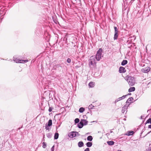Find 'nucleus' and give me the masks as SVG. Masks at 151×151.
Masks as SVG:
<instances>
[{
	"label": "nucleus",
	"instance_id": "obj_1",
	"mask_svg": "<svg viewBox=\"0 0 151 151\" xmlns=\"http://www.w3.org/2000/svg\"><path fill=\"white\" fill-rule=\"evenodd\" d=\"M125 79L127 82L130 86H132L134 85L135 80L134 77L127 76L125 77Z\"/></svg>",
	"mask_w": 151,
	"mask_h": 151
},
{
	"label": "nucleus",
	"instance_id": "obj_2",
	"mask_svg": "<svg viewBox=\"0 0 151 151\" xmlns=\"http://www.w3.org/2000/svg\"><path fill=\"white\" fill-rule=\"evenodd\" d=\"M102 48H100L97 51L95 57V58L97 61H99L101 58V57L103 56H102Z\"/></svg>",
	"mask_w": 151,
	"mask_h": 151
},
{
	"label": "nucleus",
	"instance_id": "obj_3",
	"mask_svg": "<svg viewBox=\"0 0 151 151\" xmlns=\"http://www.w3.org/2000/svg\"><path fill=\"white\" fill-rule=\"evenodd\" d=\"M90 59L89 60V64L90 66H91V65L94 66L96 65V63L95 60V57L92 56H91Z\"/></svg>",
	"mask_w": 151,
	"mask_h": 151
},
{
	"label": "nucleus",
	"instance_id": "obj_4",
	"mask_svg": "<svg viewBox=\"0 0 151 151\" xmlns=\"http://www.w3.org/2000/svg\"><path fill=\"white\" fill-rule=\"evenodd\" d=\"M13 60L15 61L16 63H27L28 61V60H20L19 59L15 58L14 57H13Z\"/></svg>",
	"mask_w": 151,
	"mask_h": 151
},
{
	"label": "nucleus",
	"instance_id": "obj_5",
	"mask_svg": "<svg viewBox=\"0 0 151 151\" xmlns=\"http://www.w3.org/2000/svg\"><path fill=\"white\" fill-rule=\"evenodd\" d=\"M150 68L149 67H147L144 68H143L142 70V71L144 73H147L150 71Z\"/></svg>",
	"mask_w": 151,
	"mask_h": 151
},
{
	"label": "nucleus",
	"instance_id": "obj_6",
	"mask_svg": "<svg viewBox=\"0 0 151 151\" xmlns=\"http://www.w3.org/2000/svg\"><path fill=\"white\" fill-rule=\"evenodd\" d=\"M125 68L121 66L119 68V72L120 73H124L126 72Z\"/></svg>",
	"mask_w": 151,
	"mask_h": 151
},
{
	"label": "nucleus",
	"instance_id": "obj_7",
	"mask_svg": "<svg viewBox=\"0 0 151 151\" xmlns=\"http://www.w3.org/2000/svg\"><path fill=\"white\" fill-rule=\"evenodd\" d=\"M68 136L70 138H73L76 137L75 132H72L68 134Z\"/></svg>",
	"mask_w": 151,
	"mask_h": 151
},
{
	"label": "nucleus",
	"instance_id": "obj_8",
	"mask_svg": "<svg viewBox=\"0 0 151 151\" xmlns=\"http://www.w3.org/2000/svg\"><path fill=\"white\" fill-rule=\"evenodd\" d=\"M60 67H61L60 64H57L54 65L53 68L52 70H59V68Z\"/></svg>",
	"mask_w": 151,
	"mask_h": 151
},
{
	"label": "nucleus",
	"instance_id": "obj_9",
	"mask_svg": "<svg viewBox=\"0 0 151 151\" xmlns=\"http://www.w3.org/2000/svg\"><path fill=\"white\" fill-rule=\"evenodd\" d=\"M128 107V106L127 104H125L124 106L122 108V113H124L125 111L127 110Z\"/></svg>",
	"mask_w": 151,
	"mask_h": 151
},
{
	"label": "nucleus",
	"instance_id": "obj_10",
	"mask_svg": "<svg viewBox=\"0 0 151 151\" xmlns=\"http://www.w3.org/2000/svg\"><path fill=\"white\" fill-rule=\"evenodd\" d=\"M133 100V98L132 97L129 98L127 101L126 103H131L132 102V101Z\"/></svg>",
	"mask_w": 151,
	"mask_h": 151
},
{
	"label": "nucleus",
	"instance_id": "obj_11",
	"mask_svg": "<svg viewBox=\"0 0 151 151\" xmlns=\"http://www.w3.org/2000/svg\"><path fill=\"white\" fill-rule=\"evenodd\" d=\"M77 126L79 128H82L83 126V123L81 121L78 124Z\"/></svg>",
	"mask_w": 151,
	"mask_h": 151
},
{
	"label": "nucleus",
	"instance_id": "obj_12",
	"mask_svg": "<svg viewBox=\"0 0 151 151\" xmlns=\"http://www.w3.org/2000/svg\"><path fill=\"white\" fill-rule=\"evenodd\" d=\"M95 85V83L93 82H90L88 84V86L90 88L93 87Z\"/></svg>",
	"mask_w": 151,
	"mask_h": 151
},
{
	"label": "nucleus",
	"instance_id": "obj_13",
	"mask_svg": "<svg viewBox=\"0 0 151 151\" xmlns=\"http://www.w3.org/2000/svg\"><path fill=\"white\" fill-rule=\"evenodd\" d=\"M81 121L83 123V125L84 126L88 124V122L86 120L84 119H82L81 120Z\"/></svg>",
	"mask_w": 151,
	"mask_h": 151
},
{
	"label": "nucleus",
	"instance_id": "obj_14",
	"mask_svg": "<svg viewBox=\"0 0 151 151\" xmlns=\"http://www.w3.org/2000/svg\"><path fill=\"white\" fill-rule=\"evenodd\" d=\"M134 132L133 131H129L127 132V133L125 134L126 135L129 136L133 134Z\"/></svg>",
	"mask_w": 151,
	"mask_h": 151
},
{
	"label": "nucleus",
	"instance_id": "obj_15",
	"mask_svg": "<svg viewBox=\"0 0 151 151\" xmlns=\"http://www.w3.org/2000/svg\"><path fill=\"white\" fill-rule=\"evenodd\" d=\"M84 144L83 142L80 141L78 142V146L79 147H81L83 146Z\"/></svg>",
	"mask_w": 151,
	"mask_h": 151
},
{
	"label": "nucleus",
	"instance_id": "obj_16",
	"mask_svg": "<svg viewBox=\"0 0 151 151\" xmlns=\"http://www.w3.org/2000/svg\"><path fill=\"white\" fill-rule=\"evenodd\" d=\"M86 145L88 147H90L92 145V143L91 142H88L86 143Z\"/></svg>",
	"mask_w": 151,
	"mask_h": 151
},
{
	"label": "nucleus",
	"instance_id": "obj_17",
	"mask_svg": "<svg viewBox=\"0 0 151 151\" xmlns=\"http://www.w3.org/2000/svg\"><path fill=\"white\" fill-rule=\"evenodd\" d=\"M127 61L126 60H124L121 63V65L122 66H124L127 63Z\"/></svg>",
	"mask_w": 151,
	"mask_h": 151
},
{
	"label": "nucleus",
	"instance_id": "obj_18",
	"mask_svg": "<svg viewBox=\"0 0 151 151\" xmlns=\"http://www.w3.org/2000/svg\"><path fill=\"white\" fill-rule=\"evenodd\" d=\"M52 121L51 119H50L49 120L48 123H47V125L49 126H52Z\"/></svg>",
	"mask_w": 151,
	"mask_h": 151
},
{
	"label": "nucleus",
	"instance_id": "obj_19",
	"mask_svg": "<svg viewBox=\"0 0 151 151\" xmlns=\"http://www.w3.org/2000/svg\"><path fill=\"white\" fill-rule=\"evenodd\" d=\"M135 90V88L134 87H132L130 88L128 90V91L129 92L134 91Z\"/></svg>",
	"mask_w": 151,
	"mask_h": 151
},
{
	"label": "nucleus",
	"instance_id": "obj_20",
	"mask_svg": "<svg viewBox=\"0 0 151 151\" xmlns=\"http://www.w3.org/2000/svg\"><path fill=\"white\" fill-rule=\"evenodd\" d=\"M93 137L91 136H88L87 137V140L89 141H91L93 139Z\"/></svg>",
	"mask_w": 151,
	"mask_h": 151
},
{
	"label": "nucleus",
	"instance_id": "obj_21",
	"mask_svg": "<svg viewBox=\"0 0 151 151\" xmlns=\"http://www.w3.org/2000/svg\"><path fill=\"white\" fill-rule=\"evenodd\" d=\"M107 143L108 145H112L114 144V142L113 141H108L107 142Z\"/></svg>",
	"mask_w": 151,
	"mask_h": 151
},
{
	"label": "nucleus",
	"instance_id": "obj_22",
	"mask_svg": "<svg viewBox=\"0 0 151 151\" xmlns=\"http://www.w3.org/2000/svg\"><path fill=\"white\" fill-rule=\"evenodd\" d=\"M59 134L58 133H55L54 136V139H57L58 138Z\"/></svg>",
	"mask_w": 151,
	"mask_h": 151
},
{
	"label": "nucleus",
	"instance_id": "obj_23",
	"mask_svg": "<svg viewBox=\"0 0 151 151\" xmlns=\"http://www.w3.org/2000/svg\"><path fill=\"white\" fill-rule=\"evenodd\" d=\"M85 110V108L83 107H81L80 108L79 111L80 113L83 112Z\"/></svg>",
	"mask_w": 151,
	"mask_h": 151
},
{
	"label": "nucleus",
	"instance_id": "obj_24",
	"mask_svg": "<svg viewBox=\"0 0 151 151\" xmlns=\"http://www.w3.org/2000/svg\"><path fill=\"white\" fill-rule=\"evenodd\" d=\"M118 33H114V40H116L118 37Z\"/></svg>",
	"mask_w": 151,
	"mask_h": 151
},
{
	"label": "nucleus",
	"instance_id": "obj_25",
	"mask_svg": "<svg viewBox=\"0 0 151 151\" xmlns=\"http://www.w3.org/2000/svg\"><path fill=\"white\" fill-rule=\"evenodd\" d=\"M114 33H118L119 32L118 29L116 27H114Z\"/></svg>",
	"mask_w": 151,
	"mask_h": 151
},
{
	"label": "nucleus",
	"instance_id": "obj_26",
	"mask_svg": "<svg viewBox=\"0 0 151 151\" xmlns=\"http://www.w3.org/2000/svg\"><path fill=\"white\" fill-rule=\"evenodd\" d=\"M122 98H121V97H119V98H117V99H116L115 100V101H114V103L116 104V103L118 102V101H120V100H122V99H121Z\"/></svg>",
	"mask_w": 151,
	"mask_h": 151
},
{
	"label": "nucleus",
	"instance_id": "obj_27",
	"mask_svg": "<svg viewBox=\"0 0 151 151\" xmlns=\"http://www.w3.org/2000/svg\"><path fill=\"white\" fill-rule=\"evenodd\" d=\"M46 135L48 138H50L52 137V134L51 133H49L47 134Z\"/></svg>",
	"mask_w": 151,
	"mask_h": 151
},
{
	"label": "nucleus",
	"instance_id": "obj_28",
	"mask_svg": "<svg viewBox=\"0 0 151 151\" xmlns=\"http://www.w3.org/2000/svg\"><path fill=\"white\" fill-rule=\"evenodd\" d=\"M147 123H150L151 124V118H149L145 122V124Z\"/></svg>",
	"mask_w": 151,
	"mask_h": 151
},
{
	"label": "nucleus",
	"instance_id": "obj_29",
	"mask_svg": "<svg viewBox=\"0 0 151 151\" xmlns=\"http://www.w3.org/2000/svg\"><path fill=\"white\" fill-rule=\"evenodd\" d=\"M94 107V106L92 104H91L89 106L88 109H92Z\"/></svg>",
	"mask_w": 151,
	"mask_h": 151
},
{
	"label": "nucleus",
	"instance_id": "obj_30",
	"mask_svg": "<svg viewBox=\"0 0 151 151\" xmlns=\"http://www.w3.org/2000/svg\"><path fill=\"white\" fill-rule=\"evenodd\" d=\"M42 147L44 148H45L46 147V142H43L42 143Z\"/></svg>",
	"mask_w": 151,
	"mask_h": 151
},
{
	"label": "nucleus",
	"instance_id": "obj_31",
	"mask_svg": "<svg viewBox=\"0 0 151 151\" xmlns=\"http://www.w3.org/2000/svg\"><path fill=\"white\" fill-rule=\"evenodd\" d=\"M79 119L78 118H76L75 120V122L76 123H78L79 122Z\"/></svg>",
	"mask_w": 151,
	"mask_h": 151
},
{
	"label": "nucleus",
	"instance_id": "obj_32",
	"mask_svg": "<svg viewBox=\"0 0 151 151\" xmlns=\"http://www.w3.org/2000/svg\"><path fill=\"white\" fill-rule=\"evenodd\" d=\"M75 134L76 137L79 136L80 135V134L78 132H75Z\"/></svg>",
	"mask_w": 151,
	"mask_h": 151
},
{
	"label": "nucleus",
	"instance_id": "obj_33",
	"mask_svg": "<svg viewBox=\"0 0 151 151\" xmlns=\"http://www.w3.org/2000/svg\"><path fill=\"white\" fill-rule=\"evenodd\" d=\"M67 62L68 63H70L71 62V59L70 58H68L67 59Z\"/></svg>",
	"mask_w": 151,
	"mask_h": 151
},
{
	"label": "nucleus",
	"instance_id": "obj_34",
	"mask_svg": "<svg viewBox=\"0 0 151 151\" xmlns=\"http://www.w3.org/2000/svg\"><path fill=\"white\" fill-rule=\"evenodd\" d=\"M49 126H48L47 125V123L45 125V128L46 130H49Z\"/></svg>",
	"mask_w": 151,
	"mask_h": 151
},
{
	"label": "nucleus",
	"instance_id": "obj_35",
	"mask_svg": "<svg viewBox=\"0 0 151 151\" xmlns=\"http://www.w3.org/2000/svg\"><path fill=\"white\" fill-rule=\"evenodd\" d=\"M127 96V95H124V96H122V97H121V98H122L121 99L122 100L125 98H126V96Z\"/></svg>",
	"mask_w": 151,
	"mask_h": 151
},
{
	"label": "nucleus",
	"instance_id": "obj_36",
	"mask_svg": "<svg viewBox=\"0 0 151 151\" xmlns=\"http://www.w3.org/2000/svg\"><path fill=\"white\" fill-rule=\"evenodd\" d=\"M127 96V95H124V96H122V97H121V98H122L121 99L122 100L125 98H126V96Z\"/></svg>",
	"mask_w": 151,
	"mask_h": 151
},
{
	"label": "nucleus",
	"instance_id": "obj_37",
	"mask_svg": "<svg viewBox=\"0 0 151 151\" xmlns=\"http://www.w3.org/2000/svg\"><path fill=\"white\" fill-rule=\"evenodd\" d=\"M52 107H49V108L48 109V111L49 112H51L52 110Z\"/></svg>",
	"mask_w": 151,
	"mask_h": 151
},
{
	"label": "nucleus",
	"instance_id": "obj_38",
	"mask_svg": "<svg viewBox=\"0 0 151 151\" xmlns=\"http://www.w3.org/2000/svg\"><path fill=\"white\" fill-rule=\"evenodd\" d=\"M54 146H53L52 147L51 149V151H54Z\"/></svg>",
	"mask_w": 151,
	"mask_h": 151
},
{
	"label": "nucleus",
	"instance_id": "obj_39",
	"mask_svg": "<svg viewBox=\"0 0 151 151\" xmlns=\"http://www.w3.org/2000/svg\"><path fill=\"white\" fill-rule=\"evenodd\" d=\"M150 144L149 145V146H150ZM151 147H149L148 148V149L147 150V151H151Z\"/></svg>",
	"mask_w": 151,
	"mask_h": 151
},
{
	"label": "nucleus",
	"instance_id": "obj_40",
	"mask_svg": "<svg viewBox=\"0 0 151 151\" xmlns=\"http://www.w3.org/2000/svg\"><path fill=\"white\" fill-rule=\"evenodd\" d=\"M84 151H90L89 149L88 148H87Z\"/></svg>",
	"mask_w": 151,
	"mask_h": 151
},
{
	"label": "nucleus",
	"instance_id": "obj_41",
	"mask_svg": "<svg viewBox=\"0 0 151 151\" xmlns=\"http://www.w3.org/2000/svg\"><path fill=\"white\" fill-rule=\"evenodd\" d=\"M83 117L84 118H86L87 119V117L86 116V115H83Z\"/></svg>",
	"mask_w": 151,
	"mask_h": 151
},
{
	"label": "nucleus",
	"instance_id": "obj_42",
	"mask_svg": "<svg viewBox=\"0 0 151 151\" xmlns=\"http://www.w3.org/2000/svg\"><path fill=\"white\" fill-rule=\"evenodd\" d=\"M148 128L151 129V124L148 126Z\"/></svg>",
	"mask_w": 151,
	"mask_h": 151
},
{
	"label": "nucleus",
	"instance_id": "obj_43",
	"mask_svg": "<svg viewBox=\"0 0 151 151\" xmlns=\"http://www.w3.org/2000/svg\"><path fill=\"white\" fill-rule=\"evenodd\" d=\"M144 117V116H143V115L142 116H141V119H142V117Z\"/></svg>",
	"mask_w": 151,
	"mask_h": 151
},
{
	"label": "nucleus",
	"instance_id": "obj_44",
	"mask_svg": "<svg viewBox=\"0 0 151 151\" xmlns=\"http://www.w3.org/2000/svg\"><path fill=\"white\" fill-rule=\"evenodd\" d=\"M131 94V93H129L127 95H130Z\"/></svg>",
	"mask_w": 151,
	"mask_h": 151
},
{
	"label": "nucleus",
	"instance_id": "obj_45",
	"mask_svg": "<svg viewBox=\"0 0 151 151\" xmlns=\"http://www.w3.org/2000/svg\"><path fill=\"white\" fill-rule=\"evenodd\" d=\"M1 21H2V19H0V23L1 22Z\"/></svg>",
	"mask_w": 151,
	"mask_h": 151
},
{
	"label": "nucleus",
	"instance_id": "obj_46",
	"mask_svg": "<svg viewBox=\"0 0 151 151\" xmlns=\"http://www.w3.org/2000/svg\"><path fill=\"white\" fill-rule=\"evenodd\" d=\"M110 132L111 133H112L113 132H112V131L111 130V131H110Z\"/></svg>",
	"mask_w": 151,
	"mask_h": 151
},
{
	"label": "nucleus",
	"instance_id": "obj_47",
	"mask_svg": "<svg viewBox=\"0 0 151 151\" xmlns=\"http://www.w3.org/2000/svg\"><path fill=\"white\" fill-rule=\"evenodd\" d=\"M151 132V131L150 132H148L147 134H148L150 133Z\"/></svg>",
	"mask_w": 151,
	"mask_h": 151
},
{
	"label": "nucleus",
	"instance_id": "obj_48",
	"mask_svg": "<svg viewBox=\"0 0 151 151\" xmlns=\"http://www.w3.org/2000/svg\"><path fill=\"white\" fill-rule=\"evenodd\" d=\"M117 151H122L121 150H118Z\"/></svg>",
	"mask_w": 151,
	"mask_h": 151
},
{
	"label": "nucleus",
	"instance_id": "obj_49",
	"mask_svg": "<svg viewBox=\"0 0 151 151\" xmlns=\"http://www.w3.org/2000/svg\"><path fill=\"white\" fill-rule=\"evenodd\" d=\"M89 134V133H87V134Z\"/></svg>",
	"mask_w": 151,
	"mask_h": 151
},
{
	"label": "nucleus",
	"instance_id": "obj_50",
	"mask_svg": "<svg viewBox=\"0 0 151 151\" xmlns=\"http://www.w3.org/2000/svg\"><path fill=\"white\" fill-rule=\"evenodd\" d=\"M0 13H1V11L0 10Z\"/></svg>",
	"mask_w": 151,
	"mask_h": 151
}]
</instances>
